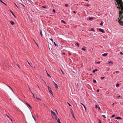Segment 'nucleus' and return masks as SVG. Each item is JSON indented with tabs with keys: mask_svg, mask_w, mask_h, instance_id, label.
I'll list each match as a JSON object with an SVG mask.
<instances>
[{
	"mask_svg": "<svg viewBox=\"0 0 123 123\" xmlns=\"http://www.w3.org/2000/svg\"><path fill=\"white\" fill-rule=\"evenodd\" d=\"M40 34L41 36V37H42L43 36V35L42 33L41 30L40 31Z\"/></svg>",
	"mask_w": 123,
	"mask_h": 123,
	"instance_id": "nucleus-22",
	"label": "nucleus"
},
{
	"mask_svg": "<svg viewBox=\"0 0 123 123\" xmlns=\"http://www.w3.org/2000/svg\"><path fill=\"white\" fill-rule=\"evenodd\" d=\"M86 6H89V5L88 4H87L86 5Z\"/></svg>",
	"mask_w": 123,
	"mask_h": 123,
	"instance_id": "nucleus-52",
	"label": "nucleus"
},
{
	"mask_svg": "<svg viewBox=\"0 0 123 123\" xmlns=\"http://www.w3.org/2000/svg\"><path fill=\"white\" fill-rule=\"evenodd\" d=\"M85 48L86 47L85 46H84L83 48H82V49L84 51H85L86 50Z\"/></svg>",
	"mask_w": 123,
	"mask_h": 123,
	"instance_id": "nucleus-17",
	"label": "nucleus"
},
{
	"mask_svg": "<svg viewBox=\"0 0 123 123\" xmlns=\"http://www.w3.org/2000/svg\"><path fill=\"white\" fill-rule=\"evenodd\" d=\"M119 86V83H117L116 85V87H118Z\"/></svg>",
	"mask_w": 123,
	"mask_h": 123,
	"instance_id": "nucleus-21",
	"label": "nucleus"
},
{
	"mask_svg": "<svg viewBox=\"0 0 123 123\" xmlns=\"http://www.w3.org/2000/svg\"><path fill=\"white\" fill-rule=\"evenodd\" d=\"M73 13L74 14H76V12L75 11H74L73 12Z\"/></svg>",
	"mask_w": 123,
	"mask_h": 123,
	"instance_id": "nucleus-51",
	"label": "nucleus"
},
{
	"mask_svg": "<svg viewBox=\"0 0 123 123\" xmlns=\"http://www.w3.org/2000/svg\"><path fill=\"white\" fill-rule=\"evenodd\" d=\"M11 90L12 91V92H13V91L12 89H11Z\"/></svg>",
	"mask_w": 123,
	"mask_h": 123,
	"instance_id": "nucleus-63",
	"label": "nucleus"
},
{
	"mask_svg": "<svg viewBox=\"0 0 123 123\" xmlns=\"http://www.w3.org/2000/svg\"><path fill=\"white\" fill-rule=\"evenodd\" d=\"M99 30L102 33H104L105 32V31H104V30L102 29H101V28L99 29Z\"/></svg>",
	"mask_w": 123,
	"mask_h": 123,
	"instance_id": "nucleus-4",
	"label": "nucleus"
},
{
	"mask_svg": "<svg viewBox=\"0 0 123 123\" xmlns=\"http://www.w3.org/2000/svg\"><path fill=\"white\" fill-rule=\"evenodd\" d=\"M72 116H73V117H74V118H75V117H74V114L73 115H72Z\"/></svg>",
	"mask_w": 123,
	"mask_h": 123,
	"instance_id": "nucleus-58",
	"label": "nucleus"
},
{
	"mask_svg": "<svg viewBox=\"0 0 123 123\" xmlns=\"http://www.w3.org/2000/svg\"><path fill=\"white\" fill-rule=\"evenodd\" d=\"M15 6L17 7L18 8V7L17 6L16 4L15 3Z\"/></svg>",
	"mask_w": 123,
	"mask_h": 123,
	"instance_id": "nucleus-36",
	"label": "nucleus"
},
{
	"mask_svg": "<svg viewBox=\"0 0 123 123\" xmlns=\"http://www.w3.org/2000/svg\"><path fill=\"white\" fill-rule=\"evenodd\" d=\"M32 117H33V118L34 119V120L35 121L36 119L32 115Z\"/></svg>",
	"mask_w": 123,
	"mask_h": 123,
	"instance_id": "nucleus-32",
	"label": "nucleus"
},
{
	"mask_svg": "<svg viewBox=\"0 0 123 123\" xmlns=\"http://www.w3.org/2000/svg\"><path fill=\"white\" fill-rule=\"evenodd\" d=\"M102 116L104 118H106L105 116V115H102Z\"/></svg>",
	"mask_w": 123,
	"mask_h": 123,
	"instance_id": "nucleus-33",
	"label": "nucleus"
},
{
	"mask_svg": "<svg viewBox=\"0 0 123 123\" xmlns=\"http://www.w3.org/2000/svg\"><path fill=\"white\" fill-rule=\"evenodd\" d=\"M67 103L69 106H71V104H70L68 102H67Z\"/></svg>",
	"mask_w": 123,
	"mask_h": 123,
	"instance_id": "nucleus-43",
	"label": "nucleus"
},
{
	"mask_svg": "<svg viewBox=\"0 0 123 123\" xmlns=\"http://www.w3.org/2000/svg\"><path fill=\"white\" fill-rule=\"evenodd\" d=\"M93 17H89V20H91L92 19H93Z\"/></svg>",
	"mask_w": 123,
	"mask_h": 123,
	"instance_id": "nucleus-27",
	"label": "nucleus"
},
{
	"mask_svg": "<svg viewBox=\"0 0 123 123\" xmlns=\"http://www.w3.org/2000/svg\"><path fill=\"white\" fill-rule=\"evenodd\" d=\"M121 97V96H117V98H119V97Z\"/></svg>",
	"mask_w": 123,
	"mask_h": 123,
	"instance_id": "nucleus-56",
	"label": "nucleus"
},
{
	"mask_svg": "<svg viewBox=\"0 0 123 123\" xmlns=\"http://www.w3.org/2000/svg\"><path fill=\"white\" fill-rule=\"evenodd\" d=\"M46 72L47 73V75H48V77H50H50H51V76L48 73H47V71H46Z\"/></svg>",
	"mask_w": 123,
	"mask_h": 123,
	"instance_id": "nucleus-16",
	"label": "nucleus"
},
{
	"mask_svg": "<svg viewBox=\"0 0 123 123\" xmlns=\"http://www.w3.org/2000/svg\"><path fill=\"white\" fill-rule=\"evenodd\" d=\"M36 99H37V100H41V99H40V98H37V97H36Z\"/></svg>",
	"mask_w": 123,
	"mask_h": 123,
	"instance_id": "nucleus-29",
	"label": "nucleus"
},
{
	"mask_svg": "<svg viewBox=\"0 0 123 123\" xmlns=\"http://www.w3.org/2000/svg\"><path fill=\"white\" fill-rule=\"evenodd\" d=\"M23 0L24 2H25V1L26 0Z\"/></svg>",
	"mask_w": 123,
	"mask_h": 123,
	"instance_id": "nucleus-60",
	"label": "nucleus"
},
{
	"mask_svg": "<svg viewBox=\"0 0 123 123\" xmlns=\"http://www.w3.org/2000/svg\"><path fill=\"white\" fill-rule=\"evenodd\" d=\"M93 82L95 83H96V80H94V79L93 80Z\"/></svg>",
	"mask_w": 123,
	"mask_h": 123,
	"instance_id": "nucleus-23",
	"label": "nucleus"
},
{
	"mask_svg": "<svg viewBox=\"0 0 123 123\" xmlns=\"http://www.w3.org/2000/svg\"><path fill=\"white\" fill-rule=\"evenodd\" d=\"M98 107V106L97 105H95V108H97Z\"/></svg>",
	"mask_w": 123,
	"mask_h": 123,
	"instance_id": "nucleus-48",
	"label": "nucleus"
},
{
	"mask_svg": "<svg viewBox=\"0 0 123 123\" xmlns=\"http://www.w3.org/2000/svg\"><path fill=\"white\" fill-rule=\"evenodd\" d=\"M51 113L53 114L55 116V117H56V115L54 111H51Z\"/></svg>",
	"mask_w": 123,
	"mask_h": 123,
	"instance_id": "nucleus-5",
	"label": "nucleus"
},
{
	"mask_svg": "<svg viewBox=\"0 0 123 123\" xmlns=\"http://www.w3.org/2000/svg\"><path fill=\"white\" fill-rule=\"evenodd\" d=\"M26 60L27 61V62L29 64V65H30V66H31L32 67V66H31V65L30 64V63L28 61H27V60Z\"/></svg>",
	"mask_w": 123,
	"mask_h": 123,
	"instance_id": "nucleus-30",
	"label": "nucleus"
},
{
	"mask_svg": "<svg viewBox=\"0 0 123 123\" xmlns=\"http://www.w3.org/2000/svg\"><path fill=\"white\" fill-rule=\"evenodd\" d=\"M6 86H8L9 88L10 89H12V88L9 86L8 85H6Z\"/></svg>",
	"mask_w": 123,
	"mask_h": 123,
	"instance_id": "nucleus-25",
	"label": "nucleus"
},
{
	"mask_svg": "<svg viewBox=\"0 0 123 123\" xmlns=\"http://www.w3.org/2000/svg\"><path fill=\"white\" fill-rule=\"evenodd\" d=\"M10 23L12 25H13L14 24V22L13 21H10Z\"/></svg>",
	"mask_w": 123,
	"mask_h": 123,
	"instance_id": "nucleus-9",
	"label": "nucleus"
},
{
	"mask_svg": "<svg viewBox=\"0 0 123 123\" xmlns=\"http://www.w3.org/2000/svg\"><path fill=\"white\" fill-rule=\"evenodd\" d=\"M57 122L58 123H61V122L60 121V119L59 118L57 119Z\"/></svg>",
	"mask_w": 123,
	"mask_h": 123,
	"instance_id": "nucleus-20",
	"label": "nucleus"
},
{
	"mask_svg": "<svg viewBox=\"0 0 123 123\" xmlns=\"http://www.w3.org/2000/svg\"><path fill=\"white\" fill-rule=\"evenodd\" d=\"M53 12H54V13H55V9H53Z\"/></svg>",
	"mask_w": 123,
	"mask_h": 123,
	"instance_id": "nucleus-35",
	"label": "nucleus"
},
{
	"mask_svg": "<svg viewBox=\"0 0 123 123\" xmlns=\"http://www.w3.org/2000/svg\"><path fill=\"white\" fill-rule=\"evenodd\" d=\"M28 1L30 3V4L32 5L33 4V2L31 0H28Z\"/></svg>",
	"mask_w": 123,
	"mask_h": 123,
	"instance_id": "nucleus-6",
	"label": "nucleus"
},
{
	"mask_svg": "<svg viewBox=\"0 0 123 123\" xmlns=\"http://www.w3.org/2000/svg\"><path fill=\"white\" fill-rule=\"evenodd\" d=\"M29 90H30V91L31 92V91L30 89V88H29Z\"/></svg>",
	"mask_w": 123,
	"mask_h": 123,
	"instance_id": "nucleus-62",
	"label": "nucleus"
},
{
	"mask_svg": "<svg viewBox=\"0 0 123 123\" xmlns=\"http://www.w3.org/2000/svg\"><path fill=\"white\" fill-rule=\"evenodd\" d=\"M99 122H100V123H101V121L100 120V119H99Z\"/></svg>",
	"mask_w": 123,
	"mask_h": 123,
	"instance_id": "nucleus-57",
	"label": "nucleus"
},
{
	"mask_svg": "<svg viewBox=\"0 0 123 123\" xmlns=\"http://www.w3.org/2000/svg\"><path fill=\"white\" fill-rule=\"evenodd\" d=\"M25 104L26 105H28L27 107H28V106H29V107L30 106V105L29 104H28V103H26Z\"/></svg>",
	"mask_w": 123,
	"mask_h": 123,
	"instance_id": "nucleus-28",
	"label": "nucleus"
},
{
	"mask_svg": "<svg viewBox=\"0 0 123 123\" xmlns=\"http://www.w3.org/2000/svg\"><path fill=\"white\" fill-rule=\"evenodd\" d=\"M55 120H57V116H56V117H55Z\"/></svg>",
	"mask_w": 123,
	"mask_h": 123,
	"instance_id": "nucleus-50",
	"label": "nucleus"
},
{
	"mask_svg": "<svg viewBox=\"0 0 123 123\" xmlns=\"http://www.w3.org/2000/svg\"><path fill=\"white\" fill-rule=\"evenodd\" d=\"M120 54H121V55H123V53L122 52H120Z\"/></svg>",
	"mask_w": 123,
	"mask_h": 123,
	"instance_id": "nucleus-47",
	"label": "nucleus"
},
{
	"mask_svg": "<svg viewBox=\"0 0 123 123\" xmlns=\"http://www.w3.org/2000/svg\"><path fill=\"white\" fill-rule=\"evenodd\" d=\"M49 40H50L51 41H52V42H53V41L52 39V38H49Z\"/></svg>",
	"mask_w": 123,
	"mask_h": 123,
	"instance_id": "nucleus-31",
	"label": "nucleus"
},
{
	"mask_svg": "<svg viewBox=\"0 0 123 123\" xmlns=\"http://www.w3.org/2000/svg\"><path fill=\"white\" fill-rule=\"evenodd\" d=\"M115 116V115H112L111 117H114Z\"/></svg>",
	"mask_w": 123,
	"mask_h": 123,
	"instance_id": "nucleus-44",
	"label": "nucleus"
},
{
	"mask_svg": "<svg viewBox=\"0 0 123 123\" xmlns=\"http://www.w3.org/2000/svg\"><path fill=\"white\" fill-rule=\"evenodd\" d=\"M55 88L56 89L58 88V86L57 84L56 83H55Z\"/></svg>",
	"mask_w": 123,
	"mask_h": 123,
	"instance_id": "nucleus-10",
	"label": "nucleus"
},
{
	"mask_svg": "<svg viewBox=\"0 0 123 123\" xmlns=\"http://www.w3.org/2000/svg\"><path fill=\"white\" fill-rule=\"evenodd\" d=\"M111 63L112 64V62L111 61H110V62H108V63L109 64H110Z\"/></svg>",
	"mask_w": 123,
	"mask_h": 123,
	"instance_id": "nucleus-40",
	"label": "nucleus"
},
{
	"mask_svg": "<svg viewBox=\"0 0 123 123\" xmlns=\"http://www.w3.org/2000/svg\"><path fill=\"white\" fill-rule=\"evenodd\" d=\"M61 22H63L64 24H65L66 23L65 21H64L63 20H61Z\"/></svg>",
	"mask_w": 123,
	"mask_h": 123,
	"instance_id": "nucleus-19",
	"label": "nucleus"
},
{
	"mask_svg": "<svg viewBox=\"0 0 123 123\" xmlns=\"http://www.w3.org/2000/svg\"><path fill=\"white\" fill-rule=\"evenodd\" d=\"M69 55H71V53H69Z\"/></svg>",
	"mask_w": 123,
	"mask_h": 123,
	"instance_id": "nucleus-61",
	"label": "nucleus"
},
{
	"mask_svg": "<svg viewBox=\"0 0 123 123\" xmlns=\"http://www.w3.org/2000/svg\"><path fill=\"white\" fill-rule=\"evenodd\" d=\"M48 90L49 92L51 93L52 95H53V92L51 91V88L49 86H48Z\"/></svg>",
	"mask_w": 123,
	"mask_h": 123,
	"instance_id": "nucleus-3",
	"label": "nucleus"
},
{
	"mask_svg": "<svg viewBox=\"0 0 123 123\" xmlns=\"http://www.w3.org/2000/svg\"><path fill=\"white\" fill-rule=\"evenodd\" d=\"M98 70L97 69H96L95 70H93V71H92V72L93 73H94L96 71H97Z\"/></svg>",
	"mask_w": 123,
	"mask_h": 123,
	"instance_id": "nucleus-15",
	"label": "nucleus"
},
{
	"mask_svg": "<svg viewBox=\"0 0 123 123\" xmlns=\"http://www.w3.org/2000/svg\"><path fill=\"white\" fill-rule=\"evenodd\" d=\"M31 93H32V95H33V96L34 95V94L32 93V92L31 91Z\"/></svg>",
	"mask_w": 123,
	"mask_h": 123,
	"instance_id": "nucleus-53",
	"label": "nucleus"
},
{
	"mask_svg": "<svg viewBox=\"0 0 123 123\" xmlns=\"http://www.w3.org/2000/svg\"><path fill=\"white\" fill-rule=\"evenodd\" d=\"M100 63V62H97V63L99 64V63Z\"/></svg>",
	"mask_w": 123,
	"mask_h": 123,
	"instance_id": "nucleus-49",
	"label": "nucleus"
},
{
	"mask_svg": "<svg viewBox=\"0 0 123 123\" xmlns=\"http://www.w3.org/2000/svg\"><path fill=\"white\" fill-rule=\"evenodd\" d=\"M103 25V23L102 21L101 22V23H100V25Z\"/></svg>",
	"mask_w": 123,
	"mask_h": 123,
	"instance_id": "nucleus-42",
	"label": "nucleus"
},
{
	"mask_svg": "<svg viewBox=\"0 0 123 123\" xmlns=\"http://www.w3.org/2000/svg\"><path fill=\"white\" fill-rule=\"evenodd\" d=\"M107 55V54L106 53H105L102 54V55L104 56H106Z\"/></svg>",
	"mask_w": 123,
	"mask_h": 123,
	"instance_id": "nucleus-8",
	"label": "nucleus"
},
{
	"mask_svg": "<svg viewBox=\"0 0 123 123\" xmlns=\"http://www.w3.org/2000/svg\"><path fill=\"white\" fill-rule=\"evenodd\" d=\"M54 45H55V46H58L57 45V44H56V43H55V42H54Z\"/></svg>",
	"mask_w": 123,
	"mask_h": 123,
	"instance_id": "nucleus-24",
	"label": "nucleus"
},
{
	"mask_svg": "<svg viewBox=\"0 0 123 123\" xmlns=\"http://www.w3.org/2000/svg\"><path fill=\"white\" fill-rule=\"evenodd\" d=\"M105 78V77H101V79H104Z\"/></svg>",
	"mask_w": 123,
	"mask_h": 123,
	"instance_id": "nucleus-41",
	"label": "nucleus"
},
{
	"mask_svg": "<svg viewBox=\"0 0 123 123\" xmlns=\"http://www.w3.org/2000/svg\"><path fill=\"white\" fill-rule=\"evenodd\" d=\"M6 116H7V117L11 120V121L12 122V119H11V118H10L9 117V116L7 115Z\"/></svg>",
	"mask_w": 123,
	"mask_h": 123,
	"instance_id": "nucleus-13",
	"label": "nucleus"
},
{
	"mask_svg": "<svg viewBox=\"0 0 123 123\" xmlns=\"http://www.w3.org/2000/svg\"><path fill=\"white\" fill-rule=\"evenodd\" d=\"M53 82L54 84H55V82L54 81H53Z\"/></svg>",
	"mask_w": 123,
	"mask_h": 123,
	"instance_id": "nucleus-64",
	"label": "nucleus"
},
{
	"mask_svg": "<svg viewBox=\"0 0 123 123\" xmlns=\"http://www.w3.org/2000/svg\"><path fill=\"white\" fill-rule=\"evenodd\" d=\"M121 118V117H117L115 118V119H120Z\"/></svg>",
	"mask_w": 123,
	"mask_h": 123,
	"instance_id": "nucleus-12",
	"label": "nucleus"
},
{
	"mask_svg": "<svg viewBox=\"0 0 123 123\" xmlns=\"http://www.w3.org/2000/svg\"><path fill=\"white\" fill-rule=\"evenodd\" d=\"M80 104L81 105H82L83 106H84V108L85 109V111H86V106L84 105V104L83 103H80Z\"/></svg>",
	"mask_w": 123,
	"mask_h": 123,
	"instance_id": "nucleus-7",
	"label": "nucleus"
},
{
	"mask_svg": "<svg viewBox=\"0 0 123 123\" xmlns=\"http://www.w3.org/2000/svg\"><path fill=\"white\" fill-rule=\"evenodd\" d=\"M118 6L117 8L118 9H121V10L119 11V17L121 19H123V3L122 0H116Z\"/></svg>",
	"mask_w": 123,
	"mask_h": 123,
	"instance_id": "nucleus-1",
	"label": "nucleus"
},
{
	"mask_svg": "<svg viewBox=\"0 0 123 123\" xmlns=\"http://www.w3.org/2000/svg\"><path fill=\"white\" fill-rule=\"evenodd\" d=\"M68 6V4H65V6L66 7H67Z\"/></svg>",
	"mask_w": 123,
	"mask_h": 123,
	"instance_id": "nucleus-38",
	"label": "nucleus"
},
{
	"mask_svg": "<svg viewBox=\"0 0 123 123\" xmlns=\"http://www.w3.org/2000/svg\"><path fill=\"white\" fill-rule=\"evenodd\" d=\"M76 44L77 45V46H79V43H76Z\"/></svg>",
	"mask_w": 123,
	"mask_h": 123,
	"instance_id": "nucleus-34",
	"label": "nucleus"
},
{
	"mask_svg": "<svg viewBox=\"0 0 123 123\" xmlns=\"http://www.w3.org/2000/svg\"><path fill=\"white\" fill-rule=\"evenodd\" d=\"M70 110L71 112V113L72 115H73L74 114V113L73 112V111L72 109H70Z\"/></svg>",
	"mask_w": 123,
	"mask_h": 123,
	"instance_id": "nucleus-11",
	"label": "nucleus"
},
{
	"mask_svg": "<svg viewBox=\"0 0 123 123\" xmlns=\"http://www.w3.org/2000/svg\"><path fill=\"white\" fill-rule=\"evenodd\" d=\"M11 11V13H12V14L13 15V16H14V17L15 18H16V16H15L14 14L13 13V12L11 11Z\"/></svg>",
	"mask_w": 123,
	"mask_h": 123,
	"instance_id": "nucleus-18",
	"label": "nucleus"
},
{
	"mask_svg": "<svg viewBox=\"0 0 123 123\" xmlns=\"http://www.w3.org/2000/svg\"><path fill=\"white\" fill-rule=\"evenodd\" d=\"M37 85V86H38V88H39V89L40 90V87H39V86H38V85Z\"/></svg>",
	"mask_w": 123,
	"mask_h": 123,
	"instance_id": "nucleus-46",
	"label": "nucleus"
},
{
	"mask_svg": "<svg viewBox=\"0 0 123 123\" xmlns=\"http://www.w3.org/2000/svg\"><path fill=\"white\" fill-rule=\"evenodd\" d=\"M98 109L99 110H101L100 108V107L99 106H98Z\"/></svg>",
	"mask_w": 123,
	"mask_h": 123,
	"instance_id": "nucleus-45",
	"label": "nucleus"
},
{
	"mask_svg": "<svg viewBox=\"0 0 123 123\" xmlns=\"http://www.w3.org/2000/svg\"><path fill=\"white\" fill-rule=\"evenodd\" d=\"M42 7H43V8H45V7H46V6H43Z\"/></svg>",
	"mask_w": 123,
	"mask_h": 123,
	"instance_id": "nucleus-55",
	"label": "nucleus"
},
{
	"mask_svg": "<svg viewBox=\"0 0 123 123\" xmlns=\"http://www.w3.org/2000/svg\"><path fill=\"white\" fill-rule=\"evenodd\" d=\"M29 107L31 109V106L30 105V106H29Z\"/></svg>",
	"mask_w": 123,
	"mask_h": 123,
	"instance_id": "nucleus-59",
	"label": "nucleus"
},
{
	"mask_svg": "<svg viewBox=\"0 0 123 123\" xmlns=\"http://www.w3.org/2000/svg\"><path fill=\"white\" fill-rule=\"evenodd\" d=\"M61 71L62 72V73L63 74H64V73L63 72L62 70L61 69Z\"/></svg>",
	"mask_w": 123,
	"mask_h": 123,
	"instance_id": "nucleus-39",
	"label": "nucleus"
},
{
	"mask_svg": "<svg viewBox=\"0 0 123 123\" xmlns=\"http://www.w3.org/2000/svg\"><path fill=\"white\" fill-rule=\"evenodd\" d=\"M118 22L120 25L123 26V21H120V19L119 18H118Z\"/></svg>",
	"mask_w": 123,
	"mask_h": 123,
	"instance_id": "nucleus-2",
	"label": "nucleus"
},
{
	"mask_svg": "<svg viewBox=\"0 0 123 123\" xmlns=\"http://www.w3.org/2000/svg\"><path fill=\"white\" fill-rule=\"evenodd\" d=\"M91 30L93 32H95V30L93 28H91Z\"/></svg>",
	"mask_w": 123,
	"mask_h": 123,
	"instance_id": "nucleus-26",
	"label": "nucleus"
},
{
	"mask_svg": "<svg viewBox=\"0 0 123 123\" xmlns=\"http://www.w3.org/2000/svg\"><path fill=\"white\" fill-rule=\"evenodd\" d=\"M0 1L2 3H3L6 6L7 5V4L5 3L4 2H3L1 0H0Z\"/></svg>",
	"mask_w": 123,
	"mask_h": 123,
	"instance_id": "nucleus-14",
	"label": "nucleus"
},
{
	"mask_svg": "<svg viewBox=\"0 0 123 123\" xmlns=\"http://www.w3.org/2000/svg\"><path fill=\"white\" fill-rule=\"evenodd\" d=\"M99 91V90H97V92H98Z\"/></svg>",
	"mask_w": 123,
	"mask_h": 123,
	"instance_id": "nucleus-54",
	"label": "nucleus"
},
{
	"mask_svg": "<svg viewBox=\"0 0 123 123\" xmlns=\"http://www.w3.org/2000/svg\"><path fill=\"white\" fill-rule=\"evenodd\" d=\"M20 4L22 5V6H23L24 7H25V6L24 4H21V3H20Z\"/></svg>",
	"mask_w": 123,
	"mask_h": 123,
	"instance_id": "nucleus-37",
	"label": "nucleus"
}]
</instances>
